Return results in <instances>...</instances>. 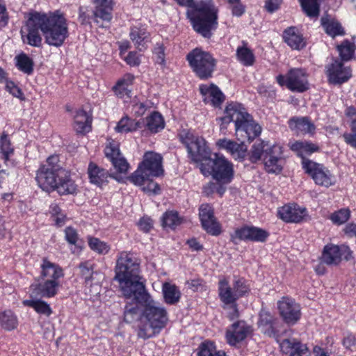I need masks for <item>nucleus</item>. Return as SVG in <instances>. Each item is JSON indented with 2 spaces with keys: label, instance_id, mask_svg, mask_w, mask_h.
<instances>
[{
  "label": "nucleus",
  "instance_id": "53",
  "mask_svg": "<svg viewBox=\"0 0 356 356\" xmlns=\"http://www.w3.org/2000/svg\"><path fill=\"white\" fill-rule=\"evenodd\" d=\"M202 229L209 235L218 236L222 232V227L217 218L208 220L205 224L201 225Z\"/></svg>",
  "mask_w": 356,
  "mask_h": 356
},
{
  "label": "nucleus",
  "instance_id": "1",
  "mask_svg": "<svg viewBox=\"0 0 356 356\" xmlns=\"http://www.w3.org/2000/svg\"><path fill=\"white\" fill-rule=\"evenodd\" d=\"M26 32L20 31L24 44L33 47H40L42 38L44 42L52 47H60L69 37L67 20L60 10L48 13L33 11L29 13L25 24Z\"/></svg>",
  "mask_w": 356,
  "mask_h": 356
},
{
  "label": "nucleus",
  "instance_id": "13",
  "mask_svg": "<svg viewBox=\"0 0 356 356\" xmlns=\"http://www.w3.org/2000/svg\"><path fill=\"white\" fill-rule=\"evenodd\" d=\"M239 115V120L236 121V137L238 141L250 143L260 136L262 128L245 107Z\"/></svg>",
  "mask_w": 356,
  "mask_h": 356
},
{
  "label": "nucleus",
  "instance_id": "16",
  "mask_svg": "<svg viewBox=\"0 0 356 356\" xmlns=\"http://www.w3.org/2000/svg\"><path fill=\"white\" fill-rule=\"evenodd\" d=\"M257 327L264 335L273 338L278 342L282 335L284 325L270 312L261 309L259 313Z\"/></svg>",
  "mask_w": 356,
  "mask_h": 356
},
{
  "label": "nucleus",
  "instance_id": "6",
  "mask_svg": "<svg viewBox=\"0 0 356 356\" xmlns=\"http://www.w3.org/2000/svg\"><path fill=\"white\" fill-rule=\"evenodd\" d=\"M251 293V287L248 281L243 277L234 276L232 286L229 284V279L221 277L218 282V295L222 308L232 309L227 314L230 321L240 316L237 301L244 297H248Z\"/></svg>",
  "mask_w": 356,
  "mask_h": 356
},
{
  "label": "nucleus",
  "instance_id": "12",
  "mask_svg": "<svg viewBox=\"0 0 356 356\" xmlns=\"http://www.w3.org/2000/svg\"><path fill=\"white\" fill-rule=\"evenodd\" d=\"M276 81L280 86H286L291 92L302 93L309 89L308 74L306 69L302 67L291 68L285 75H277Z\"/></svg>",
  "mask_w": 356,
  "mask_h": 356
},
{
  "label": "nucleus",
  "instance_id": "15",
  "mask_svg": "<svg viewBox=\"0 0 356 356\" xmlns=\"http://www.w3.org/2000/svg\"><path fill=\"white\" fill-rule=\"evenodd\" d=\"M302 170L318 186L329 188L335 183L334 175L323 163L305 161L302 163Z\"/></svg>",
  "mask_w": 356,
  "mask_h": 356
},
{
  "label": "nucleus",
  "instance_id": "9",
  "mask_svg": "<svg viewBox=\"0 0 356 356\" xmlns=\"http://www.w3.org/2000/svg\"><path fill=\"white\" fill-rule=\"evenodd\" d=\"M179 136L186 149L190 163L197 164L200 168L213 156L207 141L202 136L195 135L190 130H184Z\"/></svg>",
  "mask_w": 356,
  "mask_h": 356
},
{
  "label": "nucleus",
  "instance_id": "32",
  "mask_svg": "<svg viewBox=\"0 0 356 356\" xmlns=\"http://www.w3.org/2000/svg\"><path fill=\"white\" fill-rule=\"evenodd\" d=\"M92 117L84 109L76 111L74 115L73 128L78 135H86L92 131Z\"/></svg>",
  "mask_w": 356,
  "mask_h": 356
},
{
  "label": "nucleus",
  "instance_id": "62",
  "mask_svg": "<svg viewBox=\"0 0 356 356\" xmlns=\"http://www.w3.org/2000/svg\"><path fill=\"white\" fill-rule=\"evenodd\" d=\"M6 89L13 96L19 99L20 100H24L25 97L22 90L18 87L14 81H6Z\"/></svg>",
  "mask_w": 356,
  "mask_h": 356
},
{
  "label": "nucleus",
  "instance_id": "31",
  "mask_svg": "<svg viewBox=\"0 0 356 356\" xmlns=\"http://www.w3.org/2000/svg\"><path fill=\"white\" fill-rule=\"evenodd\" d=\"M290 149L296 153L298 157L301 159L302 166L305 161H311L307 158V156L321 151L318 145L309 140H296L291 145Z\"/></svg>",
  "mask_w": 356,
  "mask_h": 356
},
{
  "label": "nucleus",
  "instance_id": "8",
  "mask_svg": "<svg viewBox=\"0 0 356 356\" xmlns=\"http://www.w3.org/2000/svg\"><path fill=\"white\" fill-rule=\"evenodd\" d=\"M186 60L194 76L199 80L208 81L214 76L218 60L211 52L197 47L186 54Z\"/></svg>",
  "mask_w": 356,
  "mask_h": 356
},
{
  "label": "nucleus",
  "instance_id": "25",
  "mask_svg": "<svg viewBox=\"0 0 356 356\" xmlns=\"http://www.w3.org/2000/svg\"><path fill=\"white\" fill-rule=\"evenodd\" d=\"M87 175L89 182L100 188L108 184L110 178H114L108 170L100 167L93 161H90L88 163Z\"/></svg>",
  "mask_w": 356,
  "mask_h": 356
},
{
  "label": "nucleus",
  "instance_id": "44",
  "mask_svg": "<svg viewBox=\"0 0 356 356\" xmlns=\"http://www.w3.org/2000/svg\"><path fill=\"white\" fill-rule=\"evenodd\" d=\"M183 222V218L175 210H168L164 212L161 217V225L163 227H170L175 229Z\"/></svg>",
  "mask_w": 356,
  "mask_h": 356
},
{
  "label": "nucleus",
  "instance_id": "27",
  "mask_svg": "<svg viewBox=\"0 0 356 356\" xmlns=\"http://www.w3.org/2000/svg\"><path fill=\"white\" fill-rule=\"evenodd\" d=\"M242 111H244V106L242 104L236 102H227L224 111L225 115L216 119L220 122V131L225 133L228 125L232 122H234L236 126V121L239 120V113Z\"/></svg>",
  "mask_w": 356,
  "mask_h": 356
},
{
  "label": "nucleus",
  "instance_id": "22",
  "mask_svg": "<svg viewBox=\"0 0 356 356\" xmlns=\"http://www.w3.org/2000/svg\"><path fill=\"white\" fill-rule=\"evenodd\" d=\"M327 76L330 83L341 85L347 82L352 76V70L345 66L342 61L335 59L328 65Z\"/></svg>",
  "mask_w": 356,
  "mask_h": 356
},
{
  "label": "nucleus",
  "instance_id": "64",
  "mask_svg": "<svg viewBox=\"0 0 356 356\" xmlns=\"http://www.w3.org/2000/svg\"><path fill=\"white\" fill-rule=\"evenodd\" d=\"M152 328L150 326V323L147 321L145 323L140 322V323L138 326L137 330V336L138 338H141L143 339H149L152 337L150 334L148 333V331Z\"/></svg>",
  "mask_w": 356,
  "mask_h": 356
},
{
  "label": "nucleus",
  "instance_id": "49",
  "mask_svg": "<svg viewBox=\"0 0 356 356\" xmlns=\"http://www.w3.org/2000/svg\"><path fill=\"white\" fill-rule=\"evenodd\" d=\"M337 49L341 58L340 61H348L353 58L356 59V47L354 43L349 40L343 41Z\"/></svg>",
  "mask_w": 356,
  "mask_h": 356
},
{
  "label": "nucleus",
  "instance_id": "56",
  "mask_svg": "<svg viewBox=\"0 0 356 356\" xmlns=\"http://www.w3.org/2000/svg\"><path fill=\"white\" fill-rule=\"evenodd\" d=\"M93 10L87 6H80L79 8L78 20L81 25H90L93 21Z\"/></svg>",
  "mask_w": 356,
  "mask_h": 356
},
{
  "label": "nucleus",
  "instance_id": "38",
  "mask_svg": "<svg viewBox=\"0 0 356 356\" xmlns=\"http://www.w3.org/2000/svg\"><path fill=\"white\" fill-rule=\"evenodd\" d=\"M19 324L17 315L10 309L0 312V327L6 332L16 330Z\"/></svg>",
  "mask_w": 356,
  "mask_h": 356
},
{
  "label": "nucleus",
  "instance_id": "54",
  "mask_svg": "<svg viewBox=\"0 0 356 356\" xmlns=\"http://www.w3.org/2000/svg\"><path fill=\"white\" fill-rule=\"evenodd\" d=\"M250 241L252 242L264 243L270 235L266 230L253 225L250 226Z\"/></svg>",
  "mask_w": 356,
  "mask_h": 356
},
{
  "label": "nucleus",
  "instance_id": "51",
  "mask_svg": "<svg viewBox=\"0 0 356 356\" xmlns=\"http://www.w3.org/2000/svg\"><path fill=\"white\" fill-rule=\"evenodd\" d=\"M217 351L215 342L209 339L201 342L195 350L196 356H214Z\"/></svg>",
  "mask_w": 356,
  "mask_h": 356
},
{
  "label": "nucleus",
  "instance_id": "5",
  "mask_svg": "<svg viewBox=\"0 0 356 356\" xmlns=\"http://www.w3.org/2000/svg\"><path fill=\"white\" fill-rule=\"evenodd\" d=\"M186 13L193 30L202 37L210 39L218 26L219 9L213 0H175Z\"/></svg>",
  "mask_w": 356,
  "mask_h": 356
},
{
  "label": "nucleus",
  "instance_id": "11",
  "mask_svg": "<svg viewBox=\"0 0 356 356\" xmlns=\"http://www.w3.org/2000/svg\"><path fill=\"white\" fill-rule=\"evenodd\" d=\"M204 177L211 176L217 184H229L234 178L233 163L224 155L214 153L209 161L200 167Z\"/></svg>",
  "mask_w": 356,
  "mask_h": 356
},
{
  "label": "nucleus",
  "instance_id": "61",
  "mask_svg": "<svg viewBox=\"0 0 356 356\" xmlns=\"http://www.w3.org/2000/svg\"><path fill=\"white\" fill-rule=\"evenodd\" d=\"M137 225L140 231L144 233H148L152 229L154 222L150 217L144 216L139 219Z\"/></svg>",
  "mask_w": 356,
  "mask_h": 356
},
{
  "label": "nucleus",
  "instance_id": "47",
  "mask_svg": "<svg viewBox=\"0 0 356 356\" xmlns=\"http://www.w3.org/2000/svg\"><path fill=\"white\" fill-rule=\"evenodd\" d=\"M14 147L9 135L3 131L0 136V152L5 163L10 160V156L14 154Z\"/></svg>",
  "mask_w": 356,
  "mask_h": 356
},
{
  "label": "nucleus",
  "instance_id": "57",
  "mask_svg": "<svg viewBox=\"0 0 356 356\" xmlns=\"http://www.w3.org/2000/svg\"><path fill=\"white\" fill-rule=\"evenodd\" d=\"M154 177H150L149 179L145 180L141 186L142 190L145 193L149 195H159L161 193L160 185L154 181Z\"/></svg>",
  "mask_w": 356,
  "mask_h": 356
},
{
  "label": "nucleus",
  "instance_id": "20",
  "mask_svg": "<svg viewBox=\"0 0 356 356\" xmlns=\"http://www.w3.org/2000/svg\"><path fill=\"white\" fill-rule=\"evenodd\" d=\"M105 157L111 163L118 173L125 174L128 172L129 164L122 156L118 141L110 139L104 149Z\"/></svg>",
  "mask_w": 356,
  "mask_h": 356
},
{
  "label": "nucleus",
  "instance_id": "14",
  "mask_svg": "<svg viewBox=\"0 0 356 356\" xmlns=\"http://www.w3.org/2000/svg\"><path fill=\"white\" fill-rule=\"evenodd\" d=\"M353 252L346 244L335 245L330 243L324 245L319 260L327 266H337L342 259L350 261L353 258Z\"/></svg>",
  "mask_w": 356,
  "mask_h": 356
},
{
  "label": "nucleus",
  "instance_id": "42",
  "mask_svg": "<svg viewBox=\"0 0 356 356\" xmlns=\"http://www.w3.org/2000/svg\"><path fill=\"white\" fill-rule=\"evenodd\" d=\"M140 125V121L132 119L126 115L118 122L115 130L116 132L122 134L134 132L141 127Z\"/></svg>",
  "mask_w": 356,
  "mask_h": 356
},
{
  "label": "nucleus",
  "instance_id": "48",
  "mask_svg": "<svg viewBox=\"0 0 356 356\" xmlns=\"http://www.w3.org/2000/svg\"><path fill=\"white\" fill-rule=\"evenodd\" d=\"M87 241L90 249L98 254L105 255L111 250V245L107 242L103 241L97 237L88 236Z\"/></svg>",
  "mask_w": 356,
  "mask_h": 356
},
{
  "label": "nucleus",
  "instance_id": "58",
  "mask_svg": "<svg viewBox=\"0 0 356 356\" xmlns=\"http://www.w3.org/2000/svg\"><path fill=\"white\" fill-rule=\"evenodd\" d=\"M165 47L163 42H156L153 49V54L156 57V63L161 65H165Z\"/></svg>",
  "mask_w": 356,
  "mask_h": 356
},
{
  "label": "nucleus",
  "instance_id": "3",
  "mask_svg": "<svg viewBox=\"0 0 356 356\" xmlns=\"http://www.w3.org/2000/svg\"><path fill=\"white\" fill-rule=\"evenodd\" d=\"M114 280L125 298L132 296L143 302L148 297L145 284L140 275V260L132 252H120L117 257L114 268Z\"/></svg>",
  "mask_w": 356,
  "mask_h": 356
},
{
  "label": "nucleus",
  "instance_id": "46",
  "mask_svg": "<svg viewBox=\"0 0 356 356\" xmlns=\"http://www.w3.org/2000/svg\"><path fill=\"white\" fill-rule=\"evenodd\" d=\"M24 306L33 308L38 314L50 316L53 311L50 305L41 299L26 300L23 302Z\"/></svg>",
  "mask_w": 356,
  "mask_h": 356
},
{
  "label": "nucleus",
  "instance_id": "50",
  "mask_svg": "<svg viewBox=\"0 0 356 356\" xmlns=\"http://www.w3.org/2000/svg\"><path fill=\"white\" fill-rule=\"evenodd\" d=\"M250 225H243L230 234V241L234 244H238L241 241H250Z\"/></svg>",
  "mask_w": 356,
  "mask_h": 356
},
{
  "label": "nucleus",
  "instance_id": "10",
  "mask_svg": "<svg viewBox=\"0 0 356 356\" xmlns=\"http://www.w3.org/2000/svg\"><path fill=\"white\" fill-rule=\"evenodd\" d=\"M163 156L152 151L146 152L137 169L128 177L135 186H142L150 177H160L164 175Z\"/></svg>",
  "mask_w": 356,
  "mask_h": 356
},
{
  "label": "nucleus",
  "instance_id": "30",
  "mask_svg": "<svg viewBox=\"0 0 356 356\" xmlns=\"http://www.w3.org/2000/svg\"><path fill=\"white\" fill-rule=\"evenodd\" d=\"M131 298H133V300L126 303L123 314L124 321L127 323H131L143 316L142 307H145V303L150 299V296L148 293L145 302L137 300L135 296Z\"/></svg>",
  "mask_w": 356,
  "mask_h": 356
},
{
  "label": "nucleus",
  "instance_id": "41",
  "mask_svg": "<svg viewBox=\"0 0 356 356\" xmlns=\"http://www.w3.org/2000/svg\"><path fill=\"white\" fill-rule=\"evenodd\" d=\"M302 11L311 19H316L320 15L321 0H298Z\"/></svg>",
  "mask_w": 356,
  "mask_h": 356
},
{
  "label": "nucleus",
  "instance_id": "36",
  "mask_svg": "<svg viewBox=\"0 0 356 356\" xmlns=\"http://www.w3.org/2000/svg\"><path fill=\"white\" fill-rule=\"evenodd\" d=\"M134 79V75L131 73L124 74L113 86L112 91L118 98H130L131 90L129 89V87L133 85Z\"/></svg>",
  "mask_w": 356,
  "mask_h": 356
},
{
  "label": "nucleus",
  "instance_id": "19",
  "mask_svg": "<svg viewBox=\"0 0 356 356\" xmlns=\"http://www.w3.org/2000/svg\"><path fill=\"white\" fill-rule=\"evenodd\" d=\"M252 326L244 320H237L225 332V339L231 346H237L252 334Z\"/></svg>",
  "mask_w": 356,
  "mask_h": 356
},
{
  "label": "nucleus",
  "instance_id": "18",
  "mask_svg": "<svg viewBox=\"0 0 356 356\" xmlns=\"http://www.w3.org/2000/svg\"><path fill=\"white\" fill-rule=\"evenodd\" d=\"M277 217L286 223H301L309 219L307 208L297 203H288L277 209Z\"/></svg>",
  "mask_w": 356,
  "mask_h": 356
},
{
  "label": "nucleus",
  "instance_id": "2",
  "mask_svg": "<svg viewBox=\"0 0 356 356\" xmlns=\"http://www.w3.org/2000/svg\"><path fill=\"white\" fill-rule=\"evenodd\" d=\"M245 142L237 143L226 138L217 140L216 146L224 149L235 160L243 161L248 155L252 163L262 161L264 169L269 174L280 175L284 168V147L279 143H270L268 140H257L248 153Z\"/></svg>",
  "mask_w": 356,
  "mask_h": 356
},
{
  "label": "nucleus",
  "instance_id": "63",
  "mask_svg": "<svg viewBox=\"0 0 356 356\" xmlns=\"http://www.w3.org/2000/svg\"><path fill=\"white\" fill-rule=\"evenodd\" d=\"M122 58L125 63L131 67H138L141 63L140 56L136 51H129L127 55L124 56Z\"/></svg>",
  "mask_w": 356,
  "mask_h": 356
},
{
  "label": "nucleus",
  "instance_id": "43",
  "mask_svg": "<svg viewBox=\"0 0 356 356\" xmlns=\"http://www.w3.org/2000/svg\"><path fill=\"white\" fill-rule=\"evenodd\" d=\"M15 66L24 74L31 75L34 71V62L26 54L22 52L15 58Z\"/></svg>",
  "mask_w": 356,
  "mask_h": 356
},
{
  "label": "nucleus",
  "instance_id": "24",
  "mask_svg": "<svg viewBox=\"0 0 356 356\" xmlns=\"http://www.w3.org/2000/svg\"><path fill=\"white\" fill-rule=\"evenodd\" d=\"M200 94L203 97L205 104H210L214 108H220L225 100V95L221 90L213 83L200 84L199 86Z\"/></svg>",
  "mask_w": 356,
  "mask_h": 356
},
{
  "label": "nucleus",
  "instance_id": "7",
  "mask_svg": "<svg viewBox=\"0 0 356 356\" xmlns=\"http://www.w3.org/2000/svg\"><path fill=\"white\" fill-rule=\"evenodd\" d=\"M64 277L62 267L58 264L43 257L40 264V273L36 282L30 286L32 297L51 298L55 297L61 286L60 280Z\"/></svg>",
  "mask_w": 356,
  "mask_h": 356
},
{
  "label": "nucleus",
  "instance_id": "45",
  "mask_svg": "<svg viewBox=\"0 0 356 356\" xmlns=\"http://www.w3.org/2000/svg\"><path fill=\"white\" fill-rule=\"evenodd\" d=\"M237 60L244 66H252L255 62V56L253 51L244 43L243 46H239L236 49Z\"/></svg>",
  "mask_w": 356,
  "mask_h": 356
},
{
  "label": "nucleus",
  "instance_id": "28",
  "mask_svg": "<svg viewBox=\"0 0 356 356\" xmlns=\"http://www.w3.org/2000/svg\"><path fill=\"white\" fill-rule=\"evenodd\" d=\"M283 41L293 50H302L307 45V41L301 31L291 26L285 29L282 34Z\"/></svg>",
  "mask_w": 356,
  "mask_h": 356
},
{
  "label": "nucleus",
  "instance_id": "17",
  "mask_svg": "<svg viewBox=\"0 0 356 356\" xmlns=\"http://www.w3.org/2000/svg\"><path fill=\"white\" fill-rule=\"evenodd\" d=\"M277 310L282 323L289 326L296 325L301 318L300 305L290 296H283L277 302Z\"/></svg>",
  "mask_w": 356,
  "mask_h": 356
},
{
  "label": "nucleus",
  "instance_id": "29",
  "mask_svg": "<svg viewBox=\"0 0 356 356\" xmlns=\"http://www.w3.org/2000/svg\"><path fill=\"white\" fill-rule=\"evenodd\" d=\"M280 346L282 353L289 356H310L311 355L307 344L296 338L283 339L280 343Z\"/></svg>",
  "mask_w": 356,
  "mask_h": 356
},
{
  "label": "nucleus",
  "instance_id": "33",
  "mask_svg": "<svg viewBox=\"0 0 356 356\" xmlns=\"http://www.w3.org/2000/svg\"><path fill=\"white\" fill-rule=\"evenodd\" d=\"M289 128L296 134L314 136L316 133V126L309 117H293L289 119Z\"/></svg>",
  "mask_w": 356,
  "mask_h": 356
},
{
  "label": "nucleus",
  "instance_id": "59",
  "mask_svg": "<svg viewBox=\"0 0 356 356\" xmlns=\"http://www.w3.org/2000/svg\"><path fill=\"white\" fill-rule=\"evenodd\" d=\"M65 239L71 245H77L79 237L76 229L72 226L67 227L65 230Z\"/></svg>",
  "mask_w": 356,
  "mask_h": 356
},
{
  "label": "nucleus",
  "instance_id": "35",
  "mask_svg": "<svg viewBox=\"0 0 356 356\" xmlns=\"http://www.w3.org/2000/svg\"><path fill=\"white\" fill-rule=\"evenodd\" d=\"M321 26L325 33L332 38L346 34L341 24L337 19L332 17L329 15H323L321 18Z\"/></svg>",
  "mask_w": 356,
  "mask_h": 356
},
{
  "label": "nucleus",
  "instance_id": "26",
  "mask_svg": "<svg viewBox=\"0 0 356 356\" xmlns=\"http://www.w3.org/2000/svg\"><path fill=\"white\" fill-rule=\"evenodd\" d=\"M96 6L93 10V22L99 27H104V23H109L112 18L113 10V0H95Z\"/></svg>",
  "mask_w": 356,
  "mask_h": 356
},
{
  "label": "nucleus",
  "instance_id": "4",
  "mask_svg": "<svg viewBox=\"0 0 356 356\" xmlns=\"http://www.w3.org/2000/svg\"><path fill=\"white\" fill-rule=\"evenodd\" d=\"M35 181L42 191L51 193L56 191L60 195H75L78 185L72 177L71 171L63 168L58 155L49 156L46 163L40 165L35 172Z\"/></svg>",
  "mask_w": 356,
  "mask_h": 356
},
{
  "label": "nucleus",
  "instance_id": "23",
  "mask_svg": "<svg viewBox=\"0 0 356 356\" xmlns=\"http://www.w3.org/2000/svg\"><path fill=\"white\" fill-rule=\"evenodd\" d=\"M150 35L147 25L145 24L136 22L129 28V38L139 51H144L148 48Z\"/></svg>",
  "mask_w": 356,
  "mask_h": 356
},
{
  "label": "nucleus",
  "instance_id": "60",
  "mask_svg": "<svg viewBox=\"0 0 356 356\" xmlns=\"http://www.w3.org/2000/svg\"><path fill=\"white\" fill-rule=\"evenodd\" d=\"M10 15L4 0H0V30L6 27L9 23Z\"/></svg>",
  "mask_w": 356,
  "mask_h": 356
},
{
  "label": "nucleus",
  "instance_id": "39",
  "mask_svg": "<svg viewBox=\"0 0 356 356\" xmlns=\"http://www.w3.org/2000/svg\"><path fill=\"white\" fill-rule=\"evenodd\" d=\"M145 128L152 134L161 131L165 125L163 115L158 111L152 112L145 118Z\"/></svg>",
  "mask_w": 356,
  "mask_h": 356
},
{
  "label": "nucleus",
  "instance_id": "34",
  "mask_svg": "<svg viewBox=\"0 0 356 356\" xmlns=\"http://www.w3.org/2000/svg\"><path fill=\"white\" fill-rule=\"evenodd\" d=\"M95 267L96 264L92 259H87L79 264V277L85 286H91L93 284L95 276L98 275V271L95 270Z\"/></svg>",
  "mask_w": 356,
  "mask_h": 356
},
{
  "label": "nucleus",
  "instance_id": "55",
  "mask_svg": "<svg viewBox=\"0 0 356 356\" xmlns=\"http://www.w3.org/2000/svg\"><path fill=\"white\" fill-rule=\"evenodd\" d=\"M350 217V211L348 208L341 209L330 215V219L334 225H340L347 222Z\"/></svg>",
  "mask_w": 356,
  "mask_h": 356
},
{
  "label": "nucleus",
  "instance_id": "52",
  "mask_svg": "<svg viewBox=\"0 0 356 356\" xmlns=\"http://www.w3.org/2000/svg\"><path fill=\"white\" fill-rule=\"evenodd\" d=\"M199 218L201 225L205 224L208 220L216 218L214 208L212 204L209 203L202 204L199 209Z\"/></svg>",
  "mask_w": 356,
  "mask_h": 356
},
{
  "label": "nucleus",
  "instance_id": "40",
  "mask_svg": "<svg viewBox=\"0 0 356 356\" xmlns=\"http://www.w3.org/2000/svg\"><path fill=\"white\" fill-rule=\"evenodd\" d=\"M164 301L170 305H175L181 299V293L179 288L169 282H165L162 286Z\"/></svg>",
  "mask_w": 356,
  "mask_h": 356
},
{
  "label": "nucleus",
  "instance_id": "21",
  "mask_svg": "<svg viewBox=\"0 0 356 356\" xmlns=\"http://www.w3.org/2000/svg\"><path fill=\"white\" fill-rule=\"evenodd\" d=\"M143 316L154 330L163 328L168 321V313L165 309L155 306L150 299L145 303V307L143 309Z\"/></svg>",
  "mask_w": 356,
  "mask_h": 356
},
{
  "label": "nucleus",
  "instance_id": "37",
  "mask_svg": "<svg viewBox=\"0 0 356 356\" xmlns=\"http://www.w3.org/2000/svg\"><path fill=\"white\" fill-rule=\"evenodd\" d=\"M344 113L350 121V131L345 132L342 137L348 145L356 149V108L353 106H348Z\"/></svg>",
  "mask_w": 356,
  "mask_h": 356
}]
</instances>
